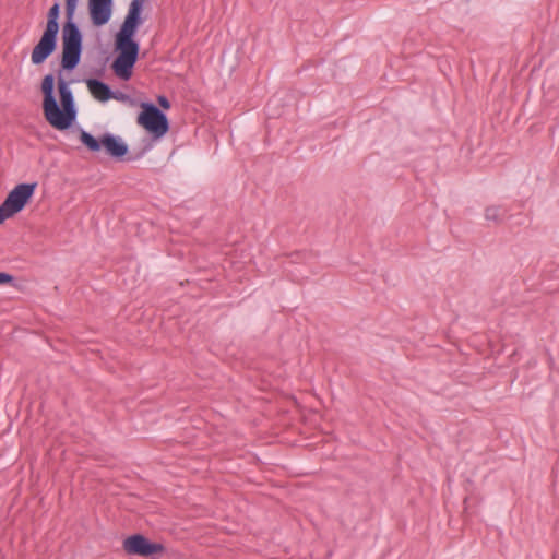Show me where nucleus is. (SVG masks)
I'll use <instances>...</instances> for the list:
<instances>
[{
	"instance_id": "4468645a",
	"label": "nucleus",
	"mask_w": 559,
	"mask_h": 559,
	"mask_svg": "<svg viewBox=\"0 0 559 559\" xmlns=\"http://www.w3.org/2000/svg\"><path fill=\"white\" fill-rule=\"evenodd\" d=\"M111 99H116L118 102L127 104L130 107H140V104H142V102H143V100H139L119 90L114 91Z\"/></svg>"
},
{
	"instance_id": "0eeeda50",
	"label": "nucleus",
	"mask_w": 559,
	"mask_h": 559,
	"mask_svg": "<svg viewBox=\"0 0 559 559\" xmlns=\"http://www.w3.org/2000/svg\"><path fill=\"white\" fill-rule=\"evenodd\" d=\"M147 0H132L129 4L128 13L115 36L135 39L139 28L144 23V4Z\"/></svg>"
},
{
	"instance_id": "9b49d317",
	"label": "nucleus",
	"mask_w": 559,
	"mask_h": 559,
	"mask_svg": "<svg viewBox=\"0 0 559 559\" xmlns=\"http://www.w3.org/2000/svg\"><path fill=\"white\" fill-rule=\"evenodd\" d=\"M91 95L100 103H106L112 97L110 85L97 78L85 79Z\"/></svg>"
},
{
	"instance_id": "a211bd4d",
	"label": "nucleus",
	"mask_w": 559,
	"mask_h": 559,
	"mask_svg": "<svg viewBox=\"0 0 559 559\" xmlns=\"http://www.w3.org/2000/svg\"><path fill=\"white\" fill-rule=\"evenodd\" d=\"M103 72H104V69H100V70H98V71H97V73H98L99 75H102V74H103Z\"/></svg>"
},
{
	"instance_id": "39448f33",
	"label": "nucleus",
	"mask_w": 559,
	"mask_h": 559,
	"mask_svg": "<svg viewBox=\"0 0 559 559\" xmlns=\"http://www.w3.org/2000/svg\"><path fill=\"white\" fill-rule=\"evenodd\" d=\"M37 188V182H23L16 185L0 204V225L5 219L20 213L31 201Z\"/></svg>"
},
{
	"instance_id": "20e7f679",
	"label": "nucleus",
	"mask_w": 559,
	"mask_h": 559,
	"mask_svg": "<svg viewBox=\"0 0 559 559\" xmlns=\"http://www.w3.org/2000/svg\"><path fill=\"white\" fill-rule=\"evenodd\" d=\"M114 45L116 57L110 68L118 79L129 81L133 75L134 66L139 60L140 44L136 39L115 36Z\"/></svg>"
},
{
	"instance_id": "7ed1b4c3",
	"label": "nucleus",
	"mask_w": 559,
	"mask_h": 559,
	"mask_svg": "<svg viewBox=\"0 0 559 559\" xmlns=\"http://www.w3.org/2000/svg\"><path fill=\"white\" fill-rule=\"evenodd\" d=\"M79 140L91 153L104 151L109 157L116 160H134L139 157L129 156V146L121 136L105 132L100 136H94L92 133L79 128Z\"/></svg>"
},
{
	"instance_id": "2eb2a0df",
	"label": "nucleus",
	"mask_w": 559,
	"mask_h": 559,
	"mask_svg": "<svg viewBox=\"0 0 559 559\" xmlns=\"http://www.w3.org/2000/svg\"><path fill=\"white\" fill-rule=\"evenodd\" d=\"M80 0H64L66 16L74 17Z\"/></svg>"
},
{
	"instance_id": "f3484780",
	"label": "nucleus",
	"mask_w": 559,
	"mask_h": 559,
	"mask_svg": "<svg viewBox=\"0 0 559 559\" xmlns=\"http://www.w3.org/2000/svg\"><path fill=\"white\" fill-rule=\"evenodd\" d=\"M16 278L7 272H0V285H12L15 286Z\"/></svg>"
},
{
	"instance_id": "f257e3e1",
	"label": "nucleus",
	"mask_w": 559,
	"mask_h": 559,
	"mask_svg": "<svg viewBox=\"0 0 559 559\" xmlns=\"http://www.w3.org/2000/svg\"><path fill=\"white\" fill-rule=\"evenodd\" d=\"M83 49L62 47L60 67L57 71V91L59 100L56 98V76L52 73L44 75L40 82L43 95L41 108L46 121L53 129L66 131L73 127L78 117V107L71 84L74 79H66L63 72H72L81 62Z\"/></svg>"
},
{
	"instance_id": "dca6fc26",
	"label": "nucleus",
	"mask_w": 559,
	"mask_h": 559,
	"mask_svg": "<svg viewBox=\"0 0 559 559\" xmlns=\"http://www.w3.org/2000/svg\"><path fill=\"white\" fill-rule=\"evenodd\" d=\"M156 102H157V105H156V106H157L159 109H162L163 111H164V110H168V109H170V107H171V103H170V100H169V99H168V97H167L166 95H164V94L157 95V97H156Z\"/></svg>"
},
{
	"instance_id": "f8f14e48",
	"label": "nucleus",
	"mask_w": 559,
	"mask_h": 559,
	"mask_svg": "<svg viewBox=\"0 0 559 559\" xmlns=\"http://www.w3.org/2000/svg\"><path fill=\"white\" fill-rule=\"evenodd\" d=\"M59 17H60V3L56 1L47 13V23L45 29L58 32L60 29L59 26Z\"/></svg>"
},
{
	"instance_id": "1a4fd4ad",
	"label": "nucleus",
	"mask_w": 559,
	"mask_h": 559,
	"mask_svg": "<svg viewBox=\"0 0 559 559\" xmlns=\"http://www.w3.org/2000/svg\"><path fill=\"white\" fill-rule=\"evenodd\" d=\"M87 10L92 25L102 27L112 16L114 0H88Z\"/></svg>"
},
{
	"instance_id": "f03ea898",
	"label": "nucleus",
	"mask_w": 559,
	"mask_h": 559,
	"mask_svg": "<svg viewBox=\"0 0 559 559\" xmlns=\"http://www.w3.org/2000/svg\"><path fill=\"white\" fill-rule=\"evenodd\" d=\"M140 107L142 110L136 117V122L147 132L150 139L144 140V146L136 154V157H142L152 148L153 142L160 140L170 129V123L166 114L153 102H142Z\"/></svg>"
},
{
	"instance_id": "9d476101",
	"label": "nucleus",
	"mask_w": 559,
	"mask_h": 559,
	"mask_svg": "<svg viewBox=\"0 0 559 559\" xmlns=\"http://www.w3.org/2000/svg\"><path fill=\"white\" fill-rule=\"evenodd\" d=\"M62 47L83 49V34L72 16H66L63 23Z\"/></svg>"
},
{
	"instance_id": "6e6552de",
	"label": "nucleus",
	"mask_w": 559,
	"mask_h": 559,
	"mask_svg": "<svg viewBox=\"0 0 559 559\" xmlns=\"http://www.w3.org/2000/svg\"><path fill=\"white\" fill-rule=\"evenodd\" d=\"M58 32L44 29L38 43L32 50L33 64H43L55 52L58 45Z\"/></svg>"
},
{
	"instance_id": "423d86ee",
	"label": "nucleus",
	"mask_w": 559,
	"mask_h": 559,
	"mask_svg": "<svg viewBox=\"0 0 559 559\" xmlns=\"http://www.w3.org/2000/svg\"><path fill=\"white\" fill-rule=\"evenodd\" d=\"M122 548L130 556L150 559H159L166 552V547L163 543L153 542L141 533L127 536L122 542Z\"/></svg>"
},
{
	"instance_id": "ddd939ff",
	"label": "nucleus",
	"mask_w": 559,
	"mask_h": 559,
	"mask_svg": "<svg viewBox=\"0 0 559 559\" xmlns=\"http://www.w3.org/2000/svg\"><path fill=\"white\" fill-rule=\"evenodd\" d=\"M507 217V210L498 205H490L485 209V218L496 224L503 223Z\"/></svg>"
}]
</instances>
